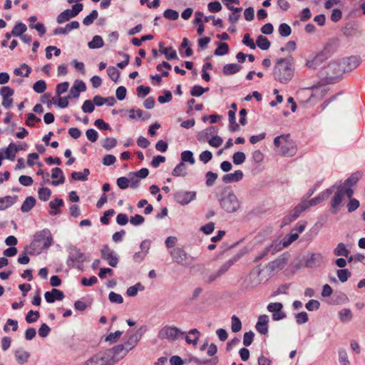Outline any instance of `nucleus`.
<instances>
[{"label":"nucleus","instance_id":"obj_37","mask_svg":"<svg viewBox=\"0 0 365 365\" xmlns=\"http://www.w3.org/2000/svg\"><path fill=\"white\" fill-rule=\"evenodd\" d=\"M14 204V199L11 196L0 198V210H4Z\"/></svg>","mask_w":365,"mask_h":365},{"label":"nucleus","instance_id":"obj_3","mask_svg":"<svg viewBox=\"0 0 365 365\" xmlns=\"http://www.w3.org/2000/svg\"><path fill=\"white\" fill-rule=\"evenodd\" d=\"M220 207L228 213H233L240 207V202L231 190L224 191L219 199Z\"/></svg>","mask_w":365,"mask_h":365},{"label":"nucleus","instance_id":"obj_58","mask_svg":"<svg viewBox=\"0 0 365 365\" xmlns=\"http://www.w3.org/2000/svg\"><path fill=\"white\" fill-rule=\"evenodd\" d=\"M115 210L113 209H109L106 210L103 216L101 217L100 221L103 225H108L109 224V217H112L115 214Z\"/></svg>","mask_w":365,"mask_h":365},{"label":"nucleus","instance_id":"obj_8","mask_svg":"<svg viewBox=\"0 0 365 365\" xmlns=\"http://www.w3.org/2000/svg\"><path fill=\"white\" fill-rule=\"evenodd\" d=\"M307 210L306 204L303 200L297 205L293 210H292L288 215L284 217L282 221L281 227L288 225L292 222L297 219L300 215Z\"/></svg>","mask_w":365,"mask_h":365},{"label":"nucleus","instance_id":"obj_40","mask_svg":"<svg viewBox=\"0 0 365 365\" xmlns=\"http://www.w3.org/2000/svg\"><path fill=\"white\" fill-rule=\"evenodd\" d=\"M106 71H107L108 76L113 81H114L115 83L118 82V78L120 77V72L115 67L109 66L107 68Z\"/></svg>","mask_w":365,"mask_h":365},{"label":"nucleus","instance_id":"obj_43","mask_svg":"<svg viewBox=\"0 0 365 365\" xmlns=\"http://www.w3.org/2000/svg\"><path fill=\"white\" fill-rule=\"evenodd\" d=\"M361 177V174L359 172L353 173L349 178H348L344 182V185L352 187L356 184L359 178Z\"/></svg>","mask_w":365,"mask_h":365},{"label":"nucleus","instance_id":"obj_55","mask_svg":"<svg viewBox=\"0 0 365 365\" xmlns=\"http://www.w3.org/2000/svg\"><path fill=\"white\" fill-rule=\"evenodd\" d=\"M296 322L298 324H303L309 321L308 314L306 312H301L295 315Z\"/></svg>","mask_w":365,"mask_h":365},{"label":"nucleus","instance_id":"obj_1","mask_svg":"<svg viewBox=\"0 0 365 365\" xmlns=\"http://www.w3.org/2000/svg\"><path fill=\"white\" fill-rule=\"evenodd\" d=\"M294 58L292 56L278 58L273 68V77L281 83H288L294 77Z\"/></svg>","mask_w":365,"mask_h":365},{"label":"nucleus","instance_id":"obj_54","mask_svg":"<svg viewBox=\"0 0 365 365\" xmlns=\"http://www.w3.org/2000/svg\"><path fill=\"white\" fill-rule=\"evenodd\" d=\"M39 312L38 311H29L26 316V320L28 323H34L38 320L39 318Z\"/></svg>","mask_w":365,"mask_h":365},{"label":"nucleus","instance_id":"obj_44","mask_svg":"<svg viewBox=\"0 0 365 365\" xmlns=\"http://www.w3.org/2000/svg\"><path fill=\"white\" fill-rule=\"evenodd\" d=\"M117 145V140L113 138H106L102 143V146L106 150H110Z\"/></svg>","mask_w":365,"mask_h":365},{"label":"nucleus","instance_id":"obj_29","mask_svg":"<svg viewBox=\"0 0 365 365\" xmlns=\"http://www.w3.org/2000/svg\"><path fill=\"white\" fill-rule=\"evenodd\" d=\"M267 247L269 249L271 255H274L285 247L284 246L283 242H281L278 240L272 241V242Z\"/></svg>","mask_w":365,"mask_h":365},{"label":"nucleus","instance_id":"obj_34","mask_svg":"<svg viewBox=\"0 0 365 365\" xmlns=\"http://www.w3.org/2000/svg\"><path fill=\"white\" fill-rule=\"evenodd\" d=\"M103 40L100 36H94L92 41L88 43L90 48H100L103 46Z\"/></svg>","mask_w":365,"mask_h":365},{"label":"nucleus","instance_id":"obj_7","mask_svg":"<svg viewBox=\"0 0 365 365\" xmlns=\"http://www.w3.org/2000/svg\"><path fill=\"white\" fill-rule=\"evenodd\" d=\"M242 256V253H237L235 256H233L231 259L225 262L220 269L215 273L211 274L209 276L208 281L209 282H213L218 277H221L224 274L228 269L235 263L237 262Z\"/></svg>","mask_w":365,"mask_h":365},{"label":"nucleus","instance_id":"obj_24","mask_svg":"<svg viewBox=\"0 0 365 365\" xmlns=\"http://www.w3.org/2000/svg\"><path fill=\"white\" fill-rule=\"evenodd\" d=\"M287 258L284 255L280 256L277 259L270 262L268 264L269 268L272 270L282 269L287 264Z\"/></svg>","mask_w":365,"mask_h":365},{"label":"nucleus","instance_id":"obj_41","mask_svg":"<svg viewBox=\"0 0 365 365\" xmlns=\"http://www.w3.org/2000/svg\"><path fill=\"white\" fill-rule=\"evenodd\" d=\"M231 329L234 333L240 331L242 329L241 321L235 315H233L231 318Z\"/></svg>","mask_w":365,"mask_h":365},{"label":"nucleus","instance_id":"obj_14","mask_svg":"<svg viewBox=\"0 0 365 365\" xmlns=\"http://www.w3.org/2000/svg\"><path fill=\"white\" fill-rule=\"evenodd\" d=\"M68 259L73 263H83L86 261V257L83 252H82L80 249L75 246H71L68 249Z\"/></svg>","mask_w":365,"mask_h":365},{"label":"nucleus","instance_id":"obj_20","mask_svg":"<svg viewBox=\"0 0 365 365\" xmlns=\"http://www.w3.org/2000/svg\"><path fill=\"white\" fill-rule=\"evenodd\" d=\"M80 24L78 21H73L66 25L65 27H58L54 29L53 34H68L71 30L76 29L79 27Z\"/></svg>","mask_w":365,"mask_h":365},{"label":"nucleus","instance_id":"obj_46","mask_svg":"<svg viewBox=\"0 0 365 365\" xmlns=\"http://www.w3.org/2000/svg\"><path fill=\"white\" fill-rule=\"evenodd\" d=\"M336 274L339 281L341 282H346L351 277V272L347 269H338Z\"/></svg>","mask_w":365,"mask_h":365},{"label":"nucleus","instance_id":"obj_17","mask_svg":"<svg viewBox=\"0 0 365 365\" xmlns=\"http://www.w3.org/2000/svg\"><path fill=\"white\" fill-rule=\"evenodd\" d=\"M127 337L128 339L124 344L129 350H130L138 344L141 337V333H139L138 331L134 332L133 331L130 330L127 332Z\"/></svg>","mask_w":365,"mask_h":365},{"label":"nucleus","instance_id":"obj_42","mask_svg":"<svg viewBox=\"0 0 365 365\" xmlns=\"http://www.w3.org/2000/svg\"><path fill=\"white\" fill-rule=\"evenodd\" d=\"M181 162H183L184 163L185 162H187L191 165H193L195 162L193 153L190 150H185L181 153Z\"/></svg>","mask_w":365,"mask_h":365},{"label":"nucleus","instance_id":"obj_10","mask_svg":"<svg viewBox=\"0 0 365 365\" xmlns=\"http://www.w3.org/2000/svg\"><path fill=\"white\" fill-rule=\"evenodd\" d=\"M101 258L106 260L108 264L113 267H115L119 262L118 257L115 251L111 250L108 245H104L101 251Z\"/></svg>","mask_w":365,"mask_h":365},{"label":"nucleus","instance_id":"obj_32","mask_svg":"<svg viewBox=\"0 0 365 365\" xmlns=\"http://www.w3.org/2000/svg\"><path fill=\"white\" fill-rule=\"evenodd\" d=\"M90 175V170L88 168H84L83 173L73 172L71 173V178L75 180L86 181L88 180V176Z\"/></svg>","mask_w":365,"mask_h":365},{"label":"nucleus","instance_id":"obj_63","mask_svg":"<svg viewBox=\"0 0 365 365\" xmlns=\"http://www.w3.org/2000/svg\"><path fill=\"white\" fill-rule=\"evenodd\" d=\"M212 153L209 150L202 151L199 155L200 160L202 161L205 164H206L209 161H210L212 160Z\"/></svg>","mask_w":365,"mask_h":365},{"label":"nucleus","instance_id":"obj_18","mask_svg":"<svg viewBox=\"0 0 365 365\" xmlns=\"http://www.w3.org/2000/svg\"><path fill=\"white\" fill-rule=\"evenodd\" d=\"M344 195L342 194L341 189H337L334 197L331 198L330 205L332 209V212L336 214L339 211V207L342 202Z\"/></svg>","mask_w":365,"mask_h":365},{"label":"nucleus","instance_id":"obj_35","mask_svg":"<svg viewBox=\"0 0 365 365\" xmlns=\"http://www.w3.org/2000/svg\"><path fill=\"white\" fill-rule=\"evenodd\" d=\"M74 16L71 12L70 9H66L61 12L56 19V21L58 24H63L67 21H68L70 19L73 18Z\"/></svg>","mask_w":365,"mask_h":365},{"label":"nucleus","instance_id":"obj_25","mask_svg":"<svg viewBox=\"0 0 365 365\" xmlns=\"http://www.w3.org/2000/svg\"><path fill=\"white\" fill-rule=\"evenodd\" d=\"M64 202L62 199L56 197L55 200H51L49 202V207L51 210L49 211V215L54 216L57 214L61 213L60 210H57V209L63 205Z\"/></svg>","mask_w":365,"mask_h":365},{"label":"nucleus","instance_id":"obj_38","mask_svg":"<svg viewBox=\"0 0 365 365\" xmlns=\"http://www.w3.org/2000/svg\"><path fill=\"white\" fill-rule=\"evenodd\" d=\"M229 52V46L227 43H220L218 42V46L215 50V55L216 56H223L227 54Z\"/></svg>","mask_w":365,"mask_h":365},{"label":"nucleus","instance_id":"obj_23","mask_svg":"<svg viewBox=\"0 0 365 365\" xmlns=\"http://www.w3.org/2000/svg\"><path fill=\"white\" fill-rule=\"evenodd\" d=\"M281 153L285 156H293L296 153V147L292 142H289L286 139L281 147Z\"/></svg>","mask_w":365,"mask_h":365},{"label":"nucleus","instance_id":"obj_53","mask_svg":"<svg viewBox=\"0 0 365 365\" xmlns=\"http://www.w3.org/2000/svg\"><path fill=\"white\" fill-rule=\"evenodd\" d=\"M233 163L235 165H240L245 161L246 156L243 152H236L232 156Z\"/></svg>","mask_w":365,"mask_h":365},{"label":"nucleus","instance_id":"obj_51","mask_svg":"<svg viewBox=\"0 0 365 365\" xmlns=\"http://www.w3.org/2000/svg\"><path fill=\"white\" fill-rule=\"evenodd\" d=\"M339 361L341 365H350L347 353L344 349L339 350Z\"/></svg>","mask_w":365,"mask_h":365},{"label":"nucleus","instance_id":"obj_22","mask_svg":"<svg viewBox=\"0 0 365 365\" xmlns=\"http://www.w3.org/2000/svg\"><path fill=\"white\" fill-rule=\"evenodd\" d=\"M51 177L53 179L58 178V180L52 181L51 183L54 186H57L58 185L63 184L65 182V177H64L63 173L62 170L59 168H54L52 169Z\"/></svg>","mask_w":365,"mask_h":365},{"label":"nucleus","instance_id":"obj_64","mask_svg":"<svg viewBox=\"0 0 365 365\" xmlns=\"http://www.w3.org/2000/svg\"><path fill=\"white\" fill-rule=\"evenodd\" d=\"M222 142H223L222 138L218 135L212 136L208 140L209 145L214 148L220 147L222 145Z\"/></svg>","mask_w":365,"mask_h":365},{"label":"nucleus","instance_id":"obj_49","mask_svg":"<svg viewBox=\"0 0 365 365\" xmlns=\"http://www.w3.org/2000/svg\"><path fill=\"white\" fill-rule=\"evenodd\" d=\"M33 88L37 93H42L46 89V83L43 80L37 81L34 84Z\"/></svg>","mask_w":365,"mask_h":365},{"label":"nucleus","instance_id":"obj_33","mask_svg":"<svg viewBox=\"0 0 365 365\" xmlns=\"http://www.w3.org/2000/svg\"><path fill=\"white\" fill-rule=\"evenodd\" d=\"M333 252L336 256H342L348 257V255H349L350 252L346 247L344 243L340 242L337 245L336 247L334 250Z\"/></svg>","mask_w":365,"mask_h":365},{"label":"nucleus","instance_id":"obj_4","mask_svg":"<svg viewBox=\"0 0 365 365\" xmlns=\"http://www.w3.org/2000/svg\"><path fill=\"white\" fill-rule=\"evenodd\" d=\"M360 63V58L352 56L343 58L339 63L333 62L329 65V68L336 70L338 68V73L351 71L356 68Z\"/></svg>","mask_w":365,"mask_h":365},{"label":"nucleus","instance_id":"obj_12","mask_svg":"<svg viewBox=\"0 0 365 365\" xmlns=\"http://www.w3.org/2000/svg\"><path fill=\"white\" fill-rule=\"evenodd\" d=\"M260 273L261 270L258 268L252 270L245 280V287L251 289L259 284L262 282L259 278Z\"/></svg>","mask_w":365,"mask_h":365},{"label":"nucleus","instance_id":"obj_9","mask_svg":"<svg viewBox=\"0 0 365 365\" xmlns=\"http://www.w3.org/2000/svg\"><path fill=\"white\" fill-rule=\"evenodd\" d=\"M108 357L105 350L101 351L88 359L83 365H112Z\"/></svg>","mask_w":365,"mask_h":365},{"label":"nucleus","instance_id":"obj_13","mask_svg":"<svg viewBox=\"0 0 365 365\" xmlns=\"http://www.w3.org/2000/svg\"><path fill=\"white\" fill-rule=\"evenodd\" d=\"M173 261L179 264H185V262L189 257L188 254L181 247H175L169 251Z\"/></svg>","mask_w":365,"mask_h":365},{"label":"nucleus","instance_id":"obj_56","mask_svg":"<svg viewBox=\"0 0 365 365\" xmlns=\"http://www.w3.org/2000/svg\"><path fill=\"white\" fill-rule=\"evenodd\" d=\"M206 178V185L208 187L212 186L215 183V181L217 178V174L211 171H208L205 174Z\"/></svg>","mask_w":365,"mask_h":365},{"label":"nucleus","instance_id":"obj_28","mask_svg":"<svg viewBox=\"0 0 365 365\" xmlns=\"http://www.w3.org/2000/svg\"><path fill=\"white\" fill-rule=\"evenodd\" d=\"M338 316L340 321L343 323L350 322L353 318V314L349 309H343L338 312Z\"/></svg>","mask_w":365,"mask_h":365},{"label":"nucleus","instance_id":"obj_39","mask_svg":"<svg viewBox=\"0 0 365 365\" xmlns=\"http://www.w3.org/2000/svg\"><path fill=\"white\" fill-rule=\"evenodd\" d=\"M38 198L43 201H47L51 195V191L48 187H41L38 190Z\"/></svg>","mask_w":365,"mask_h":365},{"label":"nucleus","instance_id":"obj_61","mask_svg":"<svg viewBox=\"0 0 365 365\" xmlns=\"http://www.w3.org/2000/svg\"><path fill=\"white\" fill-rule=\"evenodd\" d=\"M86 137L88 140H90L92 143L96 142L98 138V132L93 128L88 129L86 132Z\"/></svg>","mask_w":365,"mask_h":365},{"label":"nucleus","instance_id":"obj_6","mask_svg":"<svg viewBox=\"0 0 365 365\" xmlns=\"http://www.w3.org/2000/svg\"><path fill=\"white\" fill-rule=\"evenodd\" d=\"M107 355H109L110 361L113 365L122 359L130 351L125 344H118L112 349L105 350Z\"/></svg>","mask_w":365,"mask_h":365},{"label":"nucleus","instance_id":"obj_16","mask_svg":"<svg viewBox=\"0 0 365 365\" xmlns=\"http://www.w3.org/2000/svg\"><path fill=\"white\" fill-rule=\"evenodd\" d=\"M324 257L321 253H313L305 262V266L309 268H317L323 263Z\"/></svg>","mask_w":365,"mask_h":365},{"label":"nucleus","instance_id":"obj_59","mask_svg":"<svg viewBox=\"0 0 365 365\" xmlns=\"http://www.w3.org/2000/svg\"><path fill=\"white\" fill-rule=\"evenodd\" d=\"M299 237L298 233H291L285 237L283 240V244L285 247L291 245L294 241L297 240Z\"/></svg>","mask_w":365,"mask_h":365},{"label":"nucleus","instance_id":"obj_47","mask_svg":"<svg viewBox=\"0 0 365 365\" xmlns=\"http://www.w3.org/2000/svg\"><path fill=\"white\" fill-rule=\"evenodd\" d=\"M98 11L96 10H93L89 15L86 16L83 19V24L85 26H89V25L92 24L93 23L94 20H96L98 18Z\"/></svg>","mask_w":365,"mask_h":365},{"label":"nucleus","instance_id":"obj_48","mask_svg":"<svg viewBox=\"0 0 365 365\" xmlns=\"http://www.w3.org/2000/svg\"><path fill=\"white\" fill-rule=\"evenodd\" d=\"M35 197L29 196L24 200V212L30 211L36 205Z\"/></svg>","mask_w":365,"mask_h":365},{"label":"nucleus","instance_id":"obj_30","mask_svg":"<svg viewBox=\"0 0 365 365\" xmlns=\"http://www.w3.org/2000/svg\"><path fill=\"white\" fill-rule=\"evenodd\" d=\"M256 44L260 49L266 51L270 47L271 43L267 37L259 35L257 38Z\"/></svg>","mask_w":365,"mask_h":365},{"label":"nucleus","instance_id":"obj_60","mask_svg":"<svg viewBox=\"0 0 365 365\" xmlns=\"http://www.w3.org/2000/svg\"><path fill=\"white\" fill-rule=\"evenodd\" d=\"M41 121V118H38L35 114L30 113L27 115L26 124L28 126H34L36 123H40Z\"/></svg>","mask_w":365,"mask_h":365},{"label":"nucleus","instance_id":"obj_57","mask_svg":"<svg viewBox=\"0 0 365 365\" xmlns=\"http://www.w3.org/2000/svg\"><path fill=\"white\" fill-rule=\"evenodd\" d=\"M255 334L252 331L245 332L243 336V344L245 346H249L252 344L254 339Z\"/></svg>","mask_w":365,"mask_h":365},{"label":"nucleus","instance_id":"obj_2","mask_svg":"<svg viewBox=\"0 0 365 365\" xmlns=\"http://www.w3.org/2000/svg\"><path fill=\"white\" fill-rule=\"evenodd\" d=\"M53 243V237L48 230L44 229L34 235V240L31 243L30 249L34 254H40L43 250L48 249Z\"/></svg>","mask_w":365,"mask_h":365},{"label":"nucleus","instance_id":"obj_19","mask_svg":"<svg viewBox=\"0 0 365 365\" xmlns=\"http://www.w3.org/2000/svg\"><path fill=\"white\" fill-rule=\"evenodd\" d=\"M21 149L23 148L21 145L17 146L14 143H10L6 149H1V150L3 151L5 158L14 160L18 150Z\"/></svg>","mask_w":365,"mask_h":365},{"label":"nucleus","instance_id":"obj_21","mask_svg":"<svg viewBox=\"0 0 365 365\" xmlns=\"http://www.w3.org/2000/svg\"><path fill=\"white\" fill-rule=\"evenodd\" d=\"M243 178V173L242 170H238L233 173L226 174L222 177L223 182L227 184L234 182H238Z\"/></svg>","mask_w":365,"mask_h":365},{"label":"nucleus","instance_id":"obj_45","mask_svg":"<svg viewBox=\"0 0 365 365\" xmlns=\"http://www.w3.org/2000/svg\"><path fill=\"white\" fill-rule=\"evenodd\" d=\"M279 33L282 37H287L292 33L291 27L286 23H282L279 26Z\"/></svg>","mask_w":365,"mask_h":365},{"label":"nucleus","instance_id":"obj_27","mask_svg":"<svg viewBox=\"0 0 365 365\" xmlns=\"http://www.w3.org/2000/svg\"><path fill=\"white\" fill-rule=\"evenodd\" d=\"M242 66L237 63H229L226 64L223 67V73L225 75H232L240 71Z\"/></svg>","mask_w":365,"mask_h":365},{"label":"nucleus","instance_id":"obj_50","mask_svg":"<svg viewBox=\"0 0 365 365\" xmlns=\"http://www.w3.org/2000/svg\"><path fill=\"white\" fill-rule=\"evenodd\" d=\"M163 16L167 19L175 21L178 19L179 14L175 10L168 9L164 11Z\"/></svg>","mask_w":365,"mask_h":365},{"label":"nucleus","instance_id":"obj_11","mask_svg":"<svg viewBox=\"0 0 365 365\" xmlns=\"http://www.w3.org/2000/svg\"><path fill=\"white\" fill-rule=\"evenodd\" d=\"M196 197V192L180 190L174 194L175 200L182 205H185L194 200Z\"/></svg>","mask_w":365,"mask_h":365},{"label":"nucleus","instance_id":"obj_5","mask_svg":"<svg viewBox=\"0 0 365 365\" xmlns=\"http://www.w3.org/2000/svg\"><path fill=\"white\" fill-rule=\"evenodd\" d=\"M185 334L186 331H182L175 326L166 325L158 331V337L162 340L167 339L169 341H174Z\"/></svg>","mask_w":365,"mask_h":365},{"label":"nucleus","instance_id":"obj_26","mask_svg":"<svg viewBox=\"0 0 365 365\" xmlns=\"http://www.w3.org/2000/svg\"><path fill=\"white\" fill-rule=\"evenodd\" d=\"M93 103L94 105L97 106H101L103 105H104L105 103H106L107 101H110L111 103H108V106H112L114 105V103H115V100L113 97H108V98H105V97H102L101 96H95L93 97Z\"/></svg>","mask_w":365,"mask_h":365},{"label":"nucleus","instance_id":"obj_31","mask_svg":"<svg viewBox=\"0 0 365 365\" xmlns=\"http://www.w3.org/2000/svg\"><path fill=\"white\" fill-rule=\"evenodd\" d=\"M172 175L175 177L185 176L187 175V167L183 162H180L175 166L172 172Z\"/></svg>","mask_w":365,"mask_h":365},{"label":"nucleus","instance_id":"obj_52","mask_svg":"<svg viewBox=\"0 0 365 365\" xmlns=\"http://www.w3.org/2000/svg\"><path fill=\"white\" fill-rule=\"evenodd\" d=\"M81 109L84 113H92L95 109L93 101L86 100L82 105Z\"/></svg>","mask_w":365,"mask_h":365},{"label":"nucleus","instance_id":"obj_15","mask_svg":"<svg viewBox=\"0 0 365 365\" xmlns=\"http://www.w3.org/2000/svg\"><path fill=\"white\" fill-rule=\"evenodd\" d=\"M269 317L267 314L259 316L255 325L256 330L261 334L266 335L268 333Z\"/></svg>","mask_w":365,"mask_h":365},{"label":"nucleus","instance_id":"obj_36","mask_svg":"<svg viewBox=\"0 0 365 365\" xmlns=\"http://www.w3.org/2000/svg\"><path fill=\"white\" fill-rule=\"evenodd\" d=\"M159 51L161 53L165 54L168 60L178 59L177 53L172 47L162 48Z\"/></svg>","mask_w":365,"mask_h":365},{"label":"nucleus","instance_id":"obj_62","mask_svg":"<svg viewBox=\"0 0 365 365\" xmlns=\"http://www.w3.org/2000/svg\"><path fill=\"white\" fill-rule=\"evenodd\" d=\"M69 87L68 82H63L56 86V93L58 96L66 93Z\"/></svg>","mask_w":365,"mask_h":365}]
</instances>
